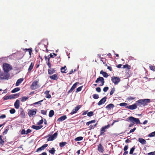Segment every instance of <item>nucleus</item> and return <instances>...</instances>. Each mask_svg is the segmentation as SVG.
<instances>
[{
    "instance_id": "obj_1",
    "label": "nucleus",
    "mask_w": 155,
    "mask_h": 155,
    "mask_svg": "<svg viewBox=\"0 0 155 155\" xmlns=\"http://www.w3.org/2000/svg\"><path fill=\"white\" fill-rule=\"evenodd\" d=\"M151 101L149 99H141L136 101L137 106L140 107L142 106H145L147 105Z\"/></svg>"
},
{
    "instance_id": "obj_2",
    "label": "nucleus",
    "mask_w": 155,
    "mask_h": 155,
    "mask_svg": "<svg viewBox=\"0 0 155 155\" xmlns=\"http://www.w3.org/2000/svg\"><path fill=\"white\" fill-rule=\"evenodd\" d=\"M10 74L9 73L2 71L0 69V80H8L9 78Z\"/></svg>"
},
{
    "instance_id": "obj_3",
    "label": "nucleus",
    "mask_w": 155,
    "mask_h": 155,
    "mask_svg": "<svg viewBox=\"0 0 155 155\" xmlns=\"http://www.w3.org/2000/svg\"><path fill=\"white\" fill-rule=\"evenodd\" d=\"M39 80H35L33 81L30 86V88L32 90H35L39 88L40 86L38 84Z\"/></svg>"
},
{
    "instance_id": "obj_4",
    "label": "nucleus",
    "mask_w": 155,
    "mask_h": 155,
    "mask_svg": "<svg viewBox=\"0 0 155 155\" xmlns=\"http://www.w3.org/2000/svg\"><path fill=\"white\" fill-rule=\"evenodd\" d=\"M128 120H130V122L137 124H140L141 123L138 118H135L133 117H129L128 118Z\"/></svg>"
},
{
    "instance_id": "obj_5",
    "label": "nucleus",
    "mask_w": 155,
    "mask_h": 155,
    "mask_svg": "<svg viewBox=\"0 0 155 155\" xmlns=\"http://www.w3.org/2000/svg\"><path fill=\"white\" fill-rule=\"evenodd\" d=\"M3 68L4 71L6 73H9V71L12 69V68L10 65L7 63L3 64Z\"/></svg>"
},
{
    "instance_id": "obj_6",
    "label": "nucleus",
    "mask_w": 155,
    "mask_h": 155,
    "mask_svg": "<svg viewBox=\"0 0 155 155\" xmlns=\"http://www.w3.org/2000/svg\"><path fill=\"white\" fill-rule=\"evenodd\" d=\"M110 127L109 124H108L107 125H105L102 127L100 130V136L104 135V133L106 132V129H108Z\"/></svg>"
},
{
    "instance_id": "obj_7",
    "label": "nucleus",
    "mask_w": 155,
    "mask_h": 155,
    "mask_svg": "<svg viewBox=\"0 0 155 155\" xmlns=\"http://www.w3.org/2000/svg\"><path fill=\"white\" fill-rule=\"evenodd\" d=\"M111 80L114 84H117L120 82V79L119 77L113 76L112 77Z\"/></svg>"
},
{
    "instance_id": "obj_8",
    "label": "nucleus",
    "mask_w": 155,
    "mask_h": 155,
    "mask_svg": "<svg viewBox=\"0 0 155 155\" xmlns=\"http://www.w3.org/2000/svg\"><path fill=\"white\" fill-rule=\"evenodd\" d=\"M99 81L101 82V84L99 85L100 86H101L104 85L105 82L104 79L102 77H99L95 81V82L98 83Z\"/></svg>"
},
{
    "instance_id": "obj_9",
    "label": "nucleus",
    "mask_w": 155,
    "mask_h": 155,
    "mask_svg": "<svg viewBox=\"0 0 155 155\" xmlns=\"http://www.w3.org/2000/svg\"><path fill=\"white\" fill-rule=\"evenodd\" d=\"M58 135L57 132L55 133L53 135H49L48 138L47 139L48 141H52L54 140L57 137Z\"/></svg>"
},
{
    "instance_id": "obj_10",
    "label": "nucleus",
    "mask_w": 155,
    "mask_h": 155,
    "mask_svg": "<svg viewBox=\"0 0 155 155\" xmlns=\"http://www.w3.org/2000/svg\"><path fill=\"white\" fill-rule=\"evenodd\" d=\"M137 103L136 102L132 105L127 106L126 107V108L131 110H133L136 109L137 108Z\"/></svg>"
},
{
    "instance_id": "obj_11",
    "label": "nucleus",
    "mask_w": 155,
    "mask_h": 155,
    "mask_svg": "<svg viewBox=\"0 0 155 155\" xmlns=\"http://www.w3.org/2000/svg\"><path fill=\"white\" fill-rule=\"evenodd\" d=\"M37 109L30 110L28 111V114L30 117H31L33 115H35L36 113Z\"/></svg>"
},
{
    "instance_id": "obj_12",
    "label": "nucleus",
    "mask_w": 155,
    "mask_h": 155,
    "mask_svg": "<svg viewBox=\"0 0 155 155\" xmlns=\"http://www.w3.org/2000/svg\"><path fill=\"white\" fill-rule=\"evenodd\" d=\"M81 107V105H78L75 107L74 109H73L72 111L70 113V114L72 115L76 113L77 111L80 109Z\"/></svg>"
},
{
    "instance_id": "obj_13",
    "label": "nucleus",
    "mask_w": 155,
    "mask_h": 155,
    "mask_svg": "<svg viewBox=\"0 0 155 155\" xmlns=\"http://www.w3.org/2000/svg\"><path fill=\"white\" fill-rule=\"evenodd\" d=\"M48 146V144H45L43 145L41 147L38 148L36 150V152H38L39 151H41L42 150H43L46 147H47Z\"/></svg>"
},
{
    "instance_id": "obj_14",
    "label": "nucleus",
    "mask_w": 155,
    "mask_h": 155,
    "mask_svg": "<svg viewBox=\"0 0 155 155\" xmlns=\"http://www.w3.org/2000/svg\"><path fill=\"white\" fill-rule=\"evenodd\" d=\"M79 84L78 82H76L72 86L71 88L68 91V93L69 94L76 87L77 85Z\"/></svg>"
},
{
    "instance_id": "obj_15",
    "label": "nucleus",
    "mask_w": 155,
    "mask_h": 155,
    "mask_svg": "<svg viewBox=\"0 0 155 155\" xmlns=\"http://www.w3.org/2000/svg\"><path fill=\"white\" fill-rule=\"evenodd\" d=\"M107 97H104L102 99H101L100 101L98 102V105H100L103 104L104 103L105 101H106Z\"/></svg>"
},
{
    "instance_id": "obj_16",
    "label": "nucleus",
    "mask_w": 155,
    "mask_h": 155,
    "mask_svg": "<svg viewBox=\"0 0 155 155\" xmlns=\"http://www.w3.org/2000/svg\"><path fill=\"white\" fill-rule=\"evenodd\" d=\"M98 150L101 153H103L104 152L103 147L101 143H100L97 146Z\"/></svg>"
},
{
    "instance_id": "obj_17",
    "label": "nucleus",
    "mask_w": 155,
    "mask_h": 155,
    "mask_svg": "<svg viewBox=\"0 0 155 155\" xmlns=\"http://www.w3.org/2000/svg\"><path fill=\"white\" fill-rule=\"evenodd\" d=\"M14 106L16 109H18L19 108L20 106V101L18 100H17L14 103Z\"/></svg>"
},
{
    "instance_id": "obj_18",
    "label": "nucleus",
    "mask_w": 155,
    "mask_h": 155,
    "mask_svg": "<svg viewBox=\"0 0 155 155\" xmlns=\"http://www.w3.org/2000/svg\"><path fill=\"white\" fill-rule=\"evenodd\" d=\"M43 126L42 125H39V126H36L35 125H32L31 127V128L36 130H38L41 129Z\"/></svg>"
},
{
    "instance_id": "obj_19",
    "label": "nucleus",
    "mask_w": 155,
    "mask_h": 155,
    "mask_svg": "<svg viewBox=\"0 0 155 155\" xmlns=\"http://www.w3.org/2000/svg\"><path fill=\"white\" fill-rule=\"evenodd\" d=\"M67 118V117L66 115H64L58 118V119L57 121L58 122L62 121L65 120Z\"/></svg>"
},
{
    "instance_id": "obj_20",
    "label": "nucleus",
    "mask_w": 155,
    "mask_h": 155,
    "mask_svg": "<svg viewBox=\"0 0 155 155\" xmlns=\"http://www.w3.org/2000/svg\"><path fill=\"white\" fill-rule=\"evenodd\" d=\"M49 78L51 79L56 80L58 79V77L57 74H54L50 76Z\"/></svg>"
},
{
    "instance_id": "obj_21",
    "label": "nucleus",
    "mask_w": 155,
    "mask_h": 155,
    "mask_svg": "<svg viewBox=\"0 0 155 155\" xmlns=\"http://www.w3.org/2000/svg\"><path fill=\"white\" fill-rule=\"evenodd\" d=\"M138 140L139 142L143 144H145L147 143L145 140L142 138H139Z\"/></svg>"
},
{
    "instance_id": "obj_22",
    "label": "nucleus",
    "mask_w": 155,
    "mask_h": 155,
    "mask_svg": "<svg viewBox=\"0 0 155 155\" xmlns=\"http://www.w3.org/2000/svg\"><path fill=\"white\" fill-rule=\"evenodd\" d=\"M55 71V70L52 68H50L48 69V73L49 74H52L54 73Z\"/></svg>"
},
{
    "instance_id": "obj_23",
    "label": "nucleus",
    "mask_w": 155,
    "mask_h": 155,
    "mask_svg": "<svg viewBox=\"0 0 155 155\" xmlns=\"http://www.w3.org/2000/svg\"><path fill=\"white\" fill-rule=\"evenodd\" d=\"M114 107V105L112 104H110L106 107V108L108 110L113 108Z\"/></svg>"
},
{
    "instance_id": "obj_24",
    "label": "nucleus",
    "mask_w": 155,
    "mask_h": 155,
    "mask_svg": "<svg viewBox=\"0 0 155 155\" xmlns=\"http://www.w3.org/2000/svg\"><path fill=\"white\" fill-rule=\"evenodd\" d=\"M100 74H102L105 78H107L108 76V74L106 72L104 71L103 70L101 71Z\"/></svg>"
},
{
    "instance_id": "obj_25",
    "label": "nucleus",
    "mask_w": 155,
    "mask_h": 155,
    "mask_svg": "<svg viewBox=\"0 0 155 155\" xmlns=\"http://www.w3.org/2000/svg\"><path fill=\"white\" fill-rule=\"evenodd\" d=\"M24 79L23 78H21L18 79L15 85L16 86H18L19 84L21 83L23 81Z\"/></svg>"
},
{
    "instance_id": "obj_26",
    "label": "nucleus",
    "mask_w": 155,
    "mask_h": 155,
    "mask_svg": "<svg viewBox=\"0 0 155 155\" xmlns=\"http://www.w3.org/2000/svg\"><path fill=\"white\" fill-rule=\"evenodd\" d=\"M2 135H0V146L1 147L3 146L5 143V141L2 138Z\"/></svg>"
},
{
    "instance_id": "obj_27",
    "label": "nucleus",
    "mask_w": 155,
    "mask_h": 155,
    "mask_svg": "<svg viewBox=\"0 0 155 155\" xmlns=\"http://www.w3.org/2000/svg\"><path fill=\"white\" fill-rule=\"evenodd\" d=\"M34 66V64L32 62L30 65L29 68H28V71L29 72H30L32 69H33Z\"/></svg>"
},
{
    "instance_id": "obj_28",
    "label": "nucleus",
    "mask_w": 155,
    "mask_h": 155,
    "mask_svg": "<svg viewBox=\"0 0 155 155\" xmlns=\"http://www.w3.org/2000/svg\"><path fill=\"white\" fill-rule=\"evenodd\" d=\"M55 150L54 148L52 147L49 150V152L52 155H54L55 152Z\"/></svg>"
},
{
    "instance_id": "obj_29",
    "label": "nucleus",
    "mask_w": 155,
    "mask_h": 155,
    "mask_svg": "<svg viewBox=\"0 0 155 155\" xmlns=\"http://www.w3.org/2000/svg\"><path fill=\"white\" fill-rule=\"evenodd\" d=\"M20 88L18 87L15 88L11 91V92L12 93H15L16 92L19 91L20 90Z\"/></svg>"
},
{
    "instance_id": "obj_30",
    "label": "nucleus",
    "mask_w": 155,
    "mask_h": 155,
    "mask_svg": "<svg viewBox=\"0 0 155 155\" xmlns=\"http://www.w3.org/2000/svg\"><path fill=\"white\" fill-rule=\"evenodd\" d=\"M54 114V111L53 110H51L49 114V116L50 117H52Z\"/></svg>"
},
{
    "instance_id": "obj_31",
    "label": "nucleus",
    "mask_w": 155,
    "mask_h": 155,
    "mask_svg": "<svg viewBox=\"0 0 155 155\" xmlns=\"http://www.w3.org/2000/svg\"><path fill=\"white\" fill-rule=\"evenodd\" d=\"M3 99L4 101L7 100L8 99H11L12 98V97H11V96H4L3 98Z\"/></svg>"
},
{
    "instance_id": "obj_32",
    "label": "nucleus",
    "mask_w": 155,
    "mask_h": 155,
    "mask_svg": "<svg viewBox=\"0 0 155 155\" xmlns=\"http://www.w3.org/2000/svg\"><path fill=\"white\" fill-rule=\"evenodd\" d=\"M83 139V137H79L76 138L74 140L76 141H78L82 140Z\"/></svg>"
},
{
    "instance_id": "obj_33",
    "label": "nucleus",
    "mask_w": 155,
    "mask_h": 155,
    "mask_svg": "<svg viewBox=\"0 0 155 155\" xmlns=\"http://www.w3.org/2000/svg\"><path fill=\"white\" fill-rule=\"evenodd\" d=\"M67 143L66 142H62L59 143V146L60 147H64L66 144Z\"/></svg>"
},
{
    "instance_id": "obj_34",
    "label": "nucleus",
    "mask_w": 155,
    "mask_h": 155,
    "mask_svg": "<svg viewBox=\"0 0 155 155\" xmlns=\"http://www.w3.org/2000/svg\"><path fill=\"white\" fill-rule=\"evenodd\" d=\"M135 149V146H134L130 150L129 154H132L133 153V152L134 150Z\"/></svg>"
},
{
    "instance_id": "obj_35",
    "label": "nucleus",
    "mask_w": 155,
    "mask_h": 155,
    "mask_svg": "<svg viewBox=\"0 0 155 155\" xmlns=\"http://www.w3.org/2000/svg\"><path fill=\"white\" fill-rule=\"evenodd\" d=\"M66 68V66H65L64 67H62L61 68V71L62 73H66V72H65L66 70L65 69V68Z\"/></svg>"
},
{
    "instance_id": "obj_36",
    "label": "nucleus",
    "mask_w": 155,
    "mask_h": 155,
    "mask_svg": "<svg viewBox=\"0 0 155 155\" xmlns=\"http://www.w3.org/2000/svg\"><path fill=\"white\" fill-rule=\"evenodd\" d=\"M19 96V93L14 94L12 95V98H15L18 97Z\"/></svg>"
},
{
    "instance_id": "obj_37",
    "label": "nucleus",
    "mask_w": 155,
    "mask_h": 155,
    "mask_svg": "<svg viewBox=\"0 0 155 155\" xmlns=\"http://www.w3.org/2000/svg\"><path fill=\"white\" fill-rule=\"evenodd\" d=\"M28 98V97H22L21 101L22 102L25 101H26Z\"/></svg>"
},
{
    "instance_id": "obj_38",
    "label": "nucleus",
    "mask_w": 155,
    "mask_h": 155,
    "mask_svg": "<svg viewBox=\"0 0 155 155\" xmlns=\"http://www.w3.org/2000/svg\"><path fill=\"white\" fill-rule=\"evenodd\" d=\"M95 121V120H91L86 123V125L87 126H89L90 124L91 123H94Z\"/></svg>"
},
{
    "instance_id": "obj_39",
    "label": "nucleus",
    "mask_w": 155,
    "mask_h": 155,
    "mask_svg": "<svg viewBox=\"0 0 155 155\" xmlns=\"http://www.w3.org/2000/svg\"><path fill=\"white\" fill-rule=\"evenodd\" d=\"M101 61L103 63V64L105 65V66H107V64L106 62V60L103 58H101Z\"/></svg>"
},
{
    "instance_id": "obj_40",
    "label": "nucleus",
    "mask_w": 155,
    "mask_h": 155,
    "mask_svg": "<svg viewBox=\"0 0 155 155\" xmlns=\"http://www.w3.org/2000/svg\"><path fill=\"white\" fill-rule=\"evenodd\" d=\"M155 136V131L150 134L148 136L150 137H154Z\"/></svg>"
},
{
    "instance_id": "obj_41",
    "label": "nucleus",
    "mask_w": 155,
    "mask_h": 155,
    "mask_svg": "<svg viewBox=\"0 0 155 155\" xmlns=\"http://www.w3.org/2000/svg\"><path fill=\"white\" fill-rule=\"evenodd\" d=\"M94 115V112L93 111H90L87 113V115L88 117H91Z\"/></svg>"
},
{
    "instance_id": "obj_42",
    "label": "nucleus",
    "mask_w": 155,
    "mask_h": 155,
    "mask_svg": "<svg viewBox=\"0 0 155 155\" xmlns=\"http://www.w3.org/2000/svg\"><path fill=\"white\" fill-rule=\"evenodd\" d=\"M130 67H130V66L127 64L124 65L123 66V68H127L128 69H130Z\"/></svg>"
},
{
    "instance_id": "obj_43",
    "label": "nucleus",
    "mask_w": 155,
    "mask_h": 155,
    "mask_svg": "<svg viewBox=\"0 0 155 155\" xmlns=\"http://www.w3.org/2000/svg\"><path fill=\"white\" fill-rule=\"evenodd\" d=\"M115 91V88L114 87L111 90L110 92V95H112L113 93H114Z\"/></svg>"
},
{
    "instance_id": "obj_44",
    "label": "nucleus",
    "mask_w": 155,
    "mask_h": 155,
    "mask_svg": "<svg viewBox=\"0 0 155 155\" xmlns=\"http://www.w3.org/2000/svg\"><path fill=\"white\" fill-rule=\"evenodd\" d=\"M82 87V86H81L77 88L76 89V92L77 93L78 92L81 91V90Z\"/></svg>"
},
{
    "instance_id": "obj_45",
    "label": "nucleus",
    "mask_w": 155,
    "mask_h": 155,
    "mask_svg": "<svg viewBox=\"0 0 155 155\" xmlns=\"http://www.w3.org/2000/svg\"><path fill=\"white\" fill-rule=\"evenodd\" d=\"M93 98L95 99H97L99 98V96L97 94H94L93 95Z\"/></svg>"
},
{
    "instance_id": "obj_46",
    "label": "nucleus",
    "mask_w": 155,
    "mask_h": 155,
    "mask_svg": "<svg viewBox=\"0 0 155 155\" xmlns=\"http://www.w3.org/2000/svg\"><path fill=\"white\" fill-rule=\"evenodd\" d=\"M127 104L126 103H122L119 104V105L120 106H124L126 107L127 106Z\"/></svg>"
},
{
    "instance_id": "obj_47",
    "label": "nucleus",
    "mask_w": 155,
    "mask_h": 155,
    "mask_svg": "<svg viewBox=\"0 0 155 155\" xmlns=\"http://www.w3.org/2000/svg\"><path fill=\"white\" fill-rule=\"evenodd\" d=\"M25 50H26V51H28V52H29V54L30 55H31V53L32 51L31 50V49H30V48H29V49H27V48H25Z\"/></svg>"
},
{
    "instance_id": "obj_48",
    "label": "nucleus",
    "mask_w": 155,
    "mask_h": 155,
    "mask_svg": "<svg viewBox=\"0 0 155 155\" xmlns=\"http://www.w3.org/2000/svg\"><path fill=\"white\" fill-rule=\"evenodd\" d=\"M10 113L11 114H14L15 112V110L14 109H12L10 110L9 111Z\"/></svg>"
},
{
    "instance_id": "obj_49",
    "label": "nucleus",
    "mask_w": 155,
    "mask_h": 155,
    "mask_svg": "<svg viewBox=\"0 0 155 155\" xmlns=\"http://www.w3.org/2000/svg\"><path fill=\"white\" fill-rule=\"evenodd\" d=\"M43 101V100L40 101H39L35 102L33 104L34 105L37 104H39L40 105H41V102Z\"/></svg>"
},
{
    "instance_id": "obj_50",
    "label": "nucleus",
    "mask_w": 155,
    "mask_h": 155,
    "mask_svg": "<svg viewBox=\"0 0 155 155\" xmlns=\"http://www.w3.org/2000/svg\"><path fill=\"white\" fill-rule=\"evenodd\" d=\"M43 122V120L42 119H41L40 120H39L38 123L37 124L39 125L41 124Z\"/></svg>"
},
{
    "instance_id": "obj_51",
    "label": "nucleus",
    "mask_w": 155,
    "mask_h": 155,
    "mask_svg": "<svg viewBox=\"0 0 155 155\" xmlns=\"http://www.w3.org/2000/svg\"><path fill=\"white\" fill-rule=\"evenodd\" d=\"M46 63L47 65H48V68H51V64L50 63L49 61H46Z\"/></svg>"
},
{
    "instance_id": "obj_52",
    "label": "nucleus",
    "mask_w": 155,
    "mask_h": 155,
    "mask_svg": "<svg viewBox=\"0 0 155 155\" xmlns=\"http://www.w3.org/2000/svg\"><path fill=\"white\" fill-rule=\"evenodd\" d=\"M47 111L46 110H41V113L44 114V115H46Z\"/></svg>"
},
{
    "instance_id": "obj_53",
    "label": "nucleus",
    "mask_w": 155,
    "mask_h": 155,
    "mask_svg": "<svg viewBox=\"0 0 155 155\" xmlns=\"http://www.w3.org/2000/svg\"><path fill=\"white\" fill-rule=\"evenodd\" d=\"M150 70H151L154 71V70H155V67L154 66H152V65L150 66Z\"/></svg>"
},
{
    "instance_id": "obj_54",
    "label": "nucleus",
    "mask_w": 155,
    "mask_h": 155,
    "mask_svg": "<svg viewBox=\"0 0 155 155\" xmlns=\"http://www.w3.org/2000/svg\"><path fill=\"white\" fill-rule=\"evenodd\" d=\"M108 89H109V87H105L103 88V91L104 92H106L107 91Z\"/></svg>"
},
{
    "instance_id": "obj_55",
    "label": "nucleus",
    "mask_w": 155,
    "mask_h": 155,
    "mask_svg": "<svg viewBox=\"0 0 155 155\" xmlns=\"http://www.w3.org/2000/svg\"><path fill=\"white\" fill-rule=\"evenodd\" d=\"M96 90L98 92H100L101 91V89L100 87H97L96 88Z\"/></svg>"
},
{
    "instance_id": "obj_56",
    "label": "nucleus",
    "mask_w": 155,
    "mask_h": 155,
    "mask_svg": "<svg viewBox=\"0 0 155 155\" xmlns=\"http://www.w3.org/2000/svg\"><path fill=\"white\" fill-rule=\"evenodd\" d=\"M148 155H155V151L148 153Z\"/></svg>"
},
{
    "instance_id": "obj_57",
    "label": "nucleus",
    "mask_w": 155,
    "mask_h": 155,
    "mask_svg": "<svg viewBox=\"0 0 155 155\" xmlns=\"http://www.w3.org/2000/svg\"><path fill=\"white\" fill-rule=\"evenodd\" d=\"M8 129H6L5 130V131L3 132L2 134L3 135H5L6 134L8 131Z\"/></svg>"
},
{
    "instance_id": "obj_58",
    "label": "nucleus",
    "mask_w": 155,
    "mask_h": 155,
    "mask_svg": "<svg viewBox=\"0 0 155 155\" xmlns=\"http://www.w3.org/2000/svg\"><path fill=\"white\" fill-rule=\"evenodd\" d=\"M6 115L5 114H2L0 116V119H3L6 117Z\"/></svg>"
},
{
    "instance_id": "obj_59",
    "label": "nucleus",
    "mask_w": 155,
    "mask_h": 155,
    "mask_svg": "<svg viewBox=\"0 0 155 155\" xmlns=\"http://www.w3.org/2000/svg\"><path fill=\"white\" fill-rule=\"evenodd\" d=\"M135 97H128L127 99L128 100H132L135 99Z\"/></svg>"
},
{
    "instance_id": "obj_60",
    "label": "nucleus",
    "mask_w": 155,
    "mask_h": 155,
    "mask_svg": "<svg viewBox=\"0 0 155 155\" xmlns=\"http://www.w3.org/2000/svg\"><path fill=\"white\" fill-rule=\"evenodd\" d=\"M128 148V146L127 145H126L125 146L124 148V151H127Z\"/></svg>"
},
{
    "instance_id": "obj_61",
    "label": "nucleus",
    "mask_w": 155,
    "mask_h": 155,
    "mask_svg": "<svg viewBox=\"0 0 155 155\" xmlns=\"http://www.w3.org/2000/svg\"><path fill=\"white\" fill-rule=\"evenodd\" d=\"M31 130L30 129H28L26 132V134H28L31 133Z\"/></svg>"
},
{
    "instance_id": "obj_62",
    "label": "nucleus",
    "mask_w": 155,
    "mask_h": 155,
    "mask_svg": "<svg viewBox=\"0 0 155 155\" xmlns=\"http://www.w3.org/2000/svg\"><path fill=\"white\" fill-rule=\"evenodd\" d=\"M136 127H134L133 129H131L130 130V133H132V132H134V131L136 130Z\"/></svg>"
},
{
    "instance_id": "obj_63",
    "label": "nucleus",
    "mask_w": 155,
    "mask_h": 155,
    "mask_svg": "<svg viewBox=\"0 0 155 155\" xmlns=\"http://www.w3.org/2000/svg\"><path fill=\"white\" fill-rule=\"evenodd\" d=\"M26 133L24 129H23L21 131V134H26Z\"/></svg>"
},
{
    "instance_id": "obj_64",
    "label": "nucleus",
    "mask_w": 155,
    "mask_h": 155,
    "mask_svg": "<svg viewBox=\"0 0 155 155\" xmlns=\"http://www.w3.org/2000/svg\"><path fill=\"white\" fill-rule=\"evenodd\" d=\"M46 97L48 98H51V96L50 94H48L46 96Z\"/></svg>"
}]
</instances>
